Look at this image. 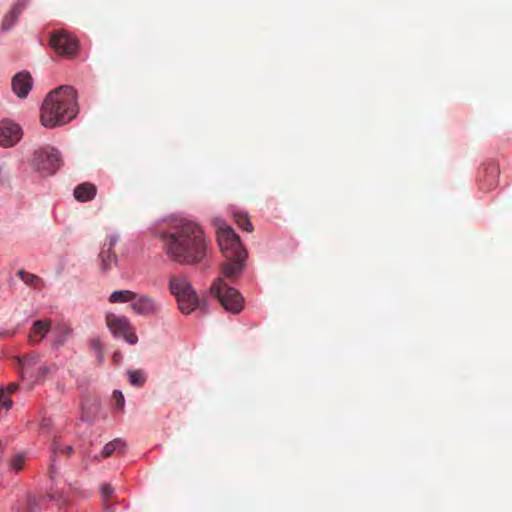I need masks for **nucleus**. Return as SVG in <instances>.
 <instances>
[{
  "instance_id": "obj_13",
  "label": "nucleus",
  "mask_w": 512,
  "mask_h": 512,
  "mask_svg": "<svg viewBox=\"0 0 512 512\" xmlns=\"http://www.w3.org/2000/svg\"><path fill=\"white\" fill-rule=\"evenodd\" d=\"M499 169L495 164H490L480 172V188L490 191L498 184Z\"/></svg>"
},
{
  "instance_id": "obj_32",
  "label": "nucleus",
  "mask_w": 512,
  "mask_h": 512,
  "mask_svg": "<svg viewBox=\"0 0 512 512\" xmlns=\"http://www.w3.org/2000/svg\"><path fill=\"white\" fill-rule=\"evenodd\" d=\"M104 512H113L112 506L108 503V505H104Z\"/></svg>"
},
{
  "instance_id": "obj_30",
  "label": "nucleus",
  "mask_w": 512,
  "mask_h": 512,
  "mask_svg": "<svg viewBox=\"0 0 512 512\" xmlns=\"http://www.w3.org/2000/svg\"><path fill=\"white\" fill-rule=\"evenodd\" d=\"M113 398L116 402V405L117 407L120 409V410H123L124 408V403H125V400H124V396L122 394L121 391H118V390H115L113 392Z\"/></svg>"
},
{
  "instance_id": "obj_10",
  "label": "nucleus",
  "mask_w": 512,
  "mask_h": 512,
  "mask_svg": "<svg viewBox=\"0 0 512 512\" xmlns=\"http://www.w3.org/2000/svg\"><path fill=\"white\" fill-rule=\"evenodd\" d=\"M132 310L142 316L156 315L160 312V305L150 295H135V299L131 303Z\"/></svg>"
},
{
  "instance_id": "obj_22",
  "label": "nucleus",
  "mask_w": 512,
  "mask_h": 512,
  "mask_svg": "<svg viewBox=\"0 0 512 512\" xmlns=\"http://www.w3.org/2000/svg\"><path fill=\"white\" fill-rule=\"evenodd\" d=\"M125 447L124 442L120 438H116L113 441L107 443L102 450V457L107 458L111 456L115 451H121Z\"/></svg>"
},
{
  "instance_id": "obj_25",
  "label": "nucleus",
  "mask_w": 512,
  "mask_h": 512,
  "mask_svg": "<svg viewBox=\"0 0 512 512\" xmlns=\"http://www.w3.org/2000/svg\"><path fill=\"white\" fill-rule=\"evenodd\" d=\"M52 449H53L52 461L55 460V456L58 453H66L67 455H70L73 451L72 446H70V445L63 446L60 444V442L56 438L53 440Z\"/></svg>"
},
{
  "instance_id": "obj_33",
  "label": "nucleus",
  "mask_w": 512,
  "mask_h": 512,
  "mask_svg": "<svg viewBox=\"0 0 512 512\" xmlns=\"http://www.w3.org/2000/svg\"><path fill=\"white\" fill-rule=\"evenodd\" d=\"M118 356H119V354H118V353H115V354L113 355V358H114V359H118Z\"/></svg>"
},
{
  "instance_id": "obj_17",
  "label": "nucleus",
  "mask_w": 512,
  "mask_h": 512,
  "mask_svg": "<svg viewBox=\"0 0 512 512\" xmlns=\"http://www.w3.org/2000/svg\"><path fill=\"white\" fill-rule=\"evenodd\" d=\"M96 192L97 188L94 184L85 182L76 186L73 194L76 200L87 202L95 198Z\"/></svg>"
},
{
  "instance_id": "obj_26",
  "label": "nucleus",
  "mask_w": 512,
  "mask_h": 512,
  "mask_svg": "<svg viewBox=\"0 0 512 512\" xmlns=\"http://www.w3.org/2000/svg\"><path fill=\"white\" fill-rule=\"evenodd\" d=\"M90 347L95 353L97 359L102 362L104 359L103 344L100 339L95 338L90 341Z\"/></svg>"
},
{
  "instance_id": "obj_2",
  "label": "nucleus",
  "mask_w": 512,
  "mask_h": 512,
  "mask_svg": "<svg viewBox=\"0 0 512 512\" xmlns=\"http://www.w3.org/2000/svg\"><path fill=\"white\" fill-rule=\"evenodd\" d=\"M78 113L76 91L71 86H61L50 92L41 107V123L47 128L64 125Z\"/></svg>"
},
{
  "instance_id": "obj_34",
  "label": "nucleus",
  "mask_w": 512,
  "mask_h": 512,
  "mask_svg": "<svg viewBox=\"0 0 512 512\" xmlns=\"http://www.w3.org/2000/svg\"><path fill=\"white\" fill-rule=\"evenodd\" d=\"M29 512H33V511H29Z\"/></svg>"
},
{
  "instance_id": "obj_23",
  "label": "nucleus",
  "mask_w": 512,
  "mask_h": 512,
  "mask_svg": "<svg viewBox=\"0 0 512 512\" xmlns=\"http://www.w3.org/2000/svg\"><path fill=\"white\" fill-rule=\"evenodd\" d=\"M234 220L237 223V225L244 231H247V232L253 231V225H252L247 214H245L243 212H235Z\"/></svg>"
},
{
  "instance_id": "obj_7",
  "label": "nucleus",
  "mask_w": 512,
  "mask_h": 512,
  "mask_svg": "<svg viewBox=\"0 0 512 512\" xmlns=\"http://www.w3.org/2000/svg\"><path fill=\"white\" fill-rule=\"evenodd\" d=\"M106 325L115 337H122L130 345L137 343L138 337L127 317L107 313Z\"/></svg>"
},
{
  "instance_id": "obj_8",
  "label": "nucleus",
  "mask_w": 512,
  "mask_h": 512,
  "mask_svg": "<svg viewBox=\"0 0 512 512\" xmlns=\"http://www.w3.org/2000/svg\"><path fill=\"white\" fill-rule=\"evenodd\" d=\"M50 45L58 55L67 58L74 57L79 47L77 38L65 30H58L52 33Z\"/></svg>"
},
{
  "instance_id": "obj_29",
  "label": "nucleus",
  "mask_w": 512,
  "mask_h": 512,
  "mask_svg": "<svg viewBox=\"0 0 512 512\" xmlns=\"http://www.w3.org/2000/svg\"><path fill=\"white\" fill-rule=\"evenodd\" d=\"M101 498H102V501H103V504L104 505H108V500L112 497L113 495V488L110 484H103L101 486Z\"/></svg>"
},
{
  "instance_id": "obj_11",
  "label": "nucleus",
  "mask_w": 512,
  "mask_h": 512,
  "mask_svg": "<svg viewBox=\"0 0 512 512\" xmlns=\"http://www.w3.org/2000/svg\"><path fill=\"white\" fill-rule=\"evenodd\" d=\"M52 321L50 319H42L35 321L30 329L29 342L38 345L50 332Z\"/></svg>"
},
{
  "instance_id": "obj_16",
  "label": "nucleus",
  "mask_w": 512,
  "mask_h": 512,
  "mask_svg": "<svg viewBox=\"0 0 512 512\" xmlns=\"http://www.w3.org/2000/svg\"><path fill=\"white\" fill-rule=\"evenodd\" d=\"M72 328L66 323H59L55 326L52 333V348L58 349L71 336Z\"/></svg>"
},
{
  "instance_id": "obj_21",
  "label": "nucleus",
  "mask_w": 512,
  "mask_h": 512,
  "mask_svg": "<svg viewBox=\"0 0 512 512\" xmlns=\"http://www.w3.org/2000/svg\"><path fill=\"white\" fill-rule=\"evenodd\" d=\"M39 355L32 354L28 355L26 357H23L22 359H19V366L21 369V377L24 378V375L28 373V370L35 366L39 362Z\"/></svg>"
},
{
  "instance_id": "obj_19",
  "label": "nucleus",
  "mask_w": 512,
  "mask_h": 512,
  "mask_svg": "<svg viewBox=\"0 0 512 512\" xmlns=\"http://www.w3.org/2000/svg\"><path fill=\"white\" fill-rule=\"evenodd\" d=\"M136 293L130 290H120V291H114L109 296V302L111 303H124V302H133L135 299Z\"/></svg>"
},
{
  "instance_id": "obj_28",
  "label": "nucleus",
  "mask_w": 512,
  "mask_h": 512,
  "mask_svg": "<svg viewBox=\"0 0 512 512\" xmlns=\"http://www.w3.org/2000/svg\"><path fill=\"white\" fill-rule=\"evenodd\" d=\"M24 460H25V455L24 454H17V455H15L12 458L11 463H10L11 468L15 472H19L20 470H22V468L24 466Z\"/></svg>"
},
{
  "instance_id": "obj_15",
  "label": "nucleus",
  "mask_w": 512,
  "mask_h": 512,
  "mask_svg": "<svg viewBox=\"0 0 512 512\" xmlns=\"http://www.w3.org/2000/svg\"><path fill=\"white\" fill-rule=\"evenodd\" d=\"M28 0H17L9 13H7L2 21L1 30L8 31L17 22L21 12L27 7Z\"/></svg>"
},
{
  "instance_id": "obj_1",
  "label": "nucleus",
  "mask_w": 512,
  "mask_h": 512,
  "mask_svg": "<svg viewBox=\"0 0 512 512\" xmlns=\"http://www.w3.org/2000/svg\"><path fill=\"white\" fill-rule=\"evenodd\" d=\"M166 254L179 264H197L206 256L207 242L202 228L194 221L181 219L162 235Z\"/></svg>"
},
{
  "instance_id": "obj_4",
  "label": "nucleus",
  "mask_w": 512,
  "mask_h": 512,
  "mask_svg": "<svg viewBox=\"0 0 512 512\" xmlns=\"http://www.w3.org/2000/svg\"><path fill=\"white\" fill-rule=\"evenodd\" d=\"M168 288L170 293L176 298L178 307L182 313L190 314L199 307L198 296L185 276H170Z\"/></svg>"
},
{
  "instance_id": "obj_20",
  "label": "nucleus",
  "mask_w": 512,
  "mask_h": 512,
  "mask_svg": "<svg viewBox=\"0 0 512 512\" xmlns=\"http://www.w3.org/2000/svg\"><path fill=\"white\" fill-rule=\"evenodd\" d=\"M17 275L27 286L30 287L36 288L42 283V279L39 276L29 273L23 269H20L17 272Z\"/></svg>"
},
{
  "instance_id": "obj_27",
  "label": "nucleus",
  "mask_w": 512,
  "mask_h": 512,
  "mask_svg": "<svg viewBox=\"0 0 512 512\" xmlns=\"http://www.w3.org/2000/svg\"><path fill=\"white\" fill-rule=\"evenodd\" d=\"M56 369V366L53 365H43L38 369L37 375L35 377V381L43 380L48 374H50L53 370Z\"/></svg>"
},
{
  "instance_id": "obj_5",
  "label": "nucleus",
  "mask_w": 512,
  "mask_h": 512,
  "mask_svg": "<svg viewBox=\"0 0 512 512\" xmlns=\"http://www.w3.org/2000/svg\"><path fill=\"white\" fill-rule=\"evenodd\" d=\"M217 240L225 259H246L247 252L243 248L239 236L229 226H221L217 230Z\"/></svg>"
},
{
  "instance_id": "obj_3",
  "label": "nucleus",
  "mask_w": 512,
  "mask_h": 512,
  "mask_svg": "<svg viewBox=\"0 0 512 512\" xmlns=\"http://www.w3.org/2000/svg\"><path fill=\"white\" fill-rule=\"evenodd\" d=\"M246 259H226L221 265V276L214 280L210 287L212 296L218 299L221 306L232 314L241 312L244 298L238 290L228 285L225 280L235 282L241 276Z\"/></svg>"
},
{
  "instance_id": "obj_14",
  "label": "nucleus",
  "mask_w": 512,
  "mask_h": 512,
  "mask_svg": "<svg viewBox=\"0 0 512 512\" xmlns=\"http://www.w3.org/2000/svg\"><path fill=\"white\" fill-rule=\"evenodd\" d=\"M32 88V78L27 72H20L12 79V90L20 98H25Z\"/></svg>"
},
{
  "instance_id": "obj_24",
  "label": "nucleus",
  "mask_w": 512,
  "mask_h": 512,
  "mask_svg": "<svg viewBox=\"0 0 512 512\" xmlns=\"http://www.w3.org/2000/svg\"><path fill=\"white\" fill-rule=\"evenodd\" d=\"M128 379L131 385L141 387L145 383V376L140 370L128 371Z\"/></svg>"
},
{
  "instance_id": "obj_18",
  "label": "nucleus",
  "mask_w": 512,
  "mask_h": 512,
  "mask_svg": "<svg viewBox=\"0 0 512 512\" xmlns=\"http://www.w3.org/2000/svg\"><path fill=\"white\" fill-rule=\"evenodd\" d=\"M18 389V384L13 382L7 385L5 388H0V405L2 408L8 410L12 407V400L9 398V395L16 392Z\"/></svg>"
},
{
  "instance_id": "obj_12",
  "label": "nucleus",
  "mask_w": 512,
  "mask_h": 512,
  "mask_svg": "<svg viewBox=\"0 0 512 512\" xmlns=\"http://www.w3.org/2000/svg\"><path fill=\"white\" fill-rule=\"evenodd\" d=\"M116 244V239L110 237L103 245L101 252L99 253L100 267L103 271H108L112 268V265L116 263L117 257L113 248Z\"/></svg>"
},
{
  "instance_id": "obj_31",
  "label": "nucleus",
  "mask_w": 512,
  "mask_h": 512,
  "mask_svg": "<svg viewBox=\"0 0 512 512\" xmlns=\"http://www.w3.org/2000/svg\"><path fill=\"white\" fill-rule=\"evenodd\" d=\"M51 425V420L50 419H43L41 421V428L42 429H48Z\"/></svg>"
},
{
  "instance_id": "obj_6",
  "label": "nucleus",
  "mask_w": 512,
  "mask_h": 512,
  "mask_svg": "<svg viewBox=\"0 0 512 512\" xmlns=\"http://www.w3.org/2000/svg\"><path fill=\"white\" fill-rule=\"evenodd\" d=\"M31 164L38 172L52 175L60 168L61 158L55 148L46 147L33 153Z\"/></svg>"
},
{
  "instance_id": "obj_9",
  "label": "nucleus",
  "mask_w": 512,
  "mask_h": 512,
  "mask_svg": "<svg viewBox=\"0 0 512 512\" xmlns=\"http://www.w3.org/2000/svg\"><path fill=\"white\" fill-rule=\"evenodd\" d=\"M21 138L22 129L18 124L10 120L0 121V146L6 148L12 147L18 143Z\"/></svg>"
}]
</instances>
